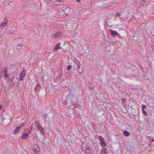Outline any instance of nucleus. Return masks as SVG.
<instances>
[{
  "mask_svg": "<svg viewBox=\"0 0 154 154\" xmlns=\"http://www.w3.org/2000/svg\"><path fill=\"white\" fill-rule=\"evenodd\" d=\"M110 34L113 37H115V36L116 35L118 37H119L120 36V35L119 33H118L116 31L111 30L110 31Z\"/></svg>",
  "mask_w": 154,
  "mask_h": 154,
  "instance_id": "nucleus-1",
  "label": "nucleus"
},
{
  "mask_svg": "<svg viewBox=\"0 0 154 154\" xmlns=\"http://www.w3.org/2000/svg\"><path fill=\"white\" fill-rule=\"evenodd\" d=\"M58 72L59 73L57 76V78L59 79L62 78L63 74V71L62 69H59Z\"/></svg>",
  "mask_w": 154,
  "mask_h": 154,
  "instance_id": "nucleus-2",
  "label": "nucleus"
},
{
  "mask_svg": "<svg viewBox=\"0 0 154 154\" xmlns=\"http://www.w3.org/2000/svg\"><path fill=\"white\" fill-rule=\"evenodd\" d=\"M29 134L26 132L23 133L21 135V138L23 139H26L29 137Z\"/></svg>",
  "mask_w": 154,
  "mask_h": 154,
  "instance_id": "nucleus-3",
  "label": "nucleus"
},
{
  "mask_svg": "<svg viewBox=\"0 0 154 154\" xmlns=\"http://www.w3.org/2000/svg\"><path fill=\"white\" fill-rule=\"evenodd\" d=\"M139 2L143 6H145L147 5V2L145 0H139Z\"/></svg>",
  "mask_w": 154,
  "mask_h": 154,
  "instance_id": "nucleus-4",
  "label": "nucleus"
},
{
  "mask_svg": "<svg viewBox=\"0 0 154 154\" xmlns=\"http://www.w3.org/2000/svg\"><path fill=\"white\" fill-rule=\"evenodd\" d=\"M40 85L38 84V83L37 84V85L36 86L34 89L35 91V92H39L40 91Z\"/></svg>",
  "mask_w": 154,
  "mask_h": 154,
  "instance_id": "nucleus-5",
  "label": "nucleus"
},
{
  "mask_svg": "<svg viewBox=\"0 0 154 154\" xmlns=\"http://www.w3.org/2000/svg\"><path fill=\"white\" fill-rule=\"evenodd\" d=\"M78 68L77 69V71L78 72L79 74H81L83 73V69L82 67H80V66H79L78 67Z\"/></svg>",
  "mask_w": 154,
  "mask_h": 154,
  "instance_id": "nucleus-6",
  "label": "nucleus"
},
{
  "mask_svg": "<svg viewBox=\"0 0 154 154\" xmlns=\"http://www.w3.org/2000/svg\"><path fill=\"white\" fill-rule=\"evenodd\" d=\"M62 32L61 31H58L54 34L55 37H58L61 35Z\"/></svg>",
  "mask_w": 154,
  "mask_h": 154,
  "instance_id": "nucleus-7",
  "label": "nucleus"
},
{
  "mask_svg": "<svg viewBox=\"0 0 154 154\" xmlns=\"http://www.w3.org/2000/svg\"><path fill=\"white\" fill-rule=\"evenodd\" d=\"M26 75V71L25 69H23L22 71L21 72L20 76L24 77Z\"/></svg>",
  "mask_w": 154,
  "mask_h": 154,
  "instance_id": "nucleus-8",
  "label": "nucleus"
},
{
  "mask_svg": "<svg viewBox=\"0 0 154 154\" xmlns=\"http://www.w3.org/2000/svg\"><path fill=\"white\" fill-rule=\"evenodd\" d=\"M4 73H5V75H4V77H6V78H8L9 75H8L7 73V72L5 70H3V71L2 72V75H3V74Z\"/></svg>",
  "mask_w": 154,
  "mask_h": 154,
  "instance_id": "nucleus-9",
  "label": "nucleus"
},
{
  "mask_svg": "<svg viewBox=\"0 0 154 154\" xmlns=\"http://www.w3.org/2000/svg\"><path fill=\"white\" fill-rule=\"evenodd\" d=\"M19 127H17L15 129L13 132L14 134H16L17 133V132H18V131H19L20 129Z\"/></svg>",
  "mask_w": 154,
  "mask_h": 154,
  "instance_id": "nucleus-10",
  "label": "nucleus"
},
{
  "mask_svg": "<svg viewBox=\"0 0 154 154\" xmlns=\"http://www.w3.org/2000/svg\"><path fill=\"white\" fill-rule=\"evenodd\" d=\"M38 129L40 130L41 134H43L45 133L44 129L42 127H41Z\"/></svg>",
  "mask_w": 154,
  "mask_h": 154,
  "instance_id": "nucleus-11",
  "label": "nucleus"
},
{
  "mask_svg": "<svg viewBox=\"0 0 154 154\" xmlns=\"http://www.w3.org/2000/svg\"><path fill=\"white\" fill-rule=\"evenodd\" d=\"M107 149L106 148H103L101 151V154H107L106 152Z\"/></svg>",
  "mask_w": 154,
  "mask_h": 154,
  "instance_id": "nucleus-12",
  "label": "nucleus"
},
{
  "mask_svg": "<svg viewBox=\"0 0 154 154\" xmlns=\"http://www.w3.org/2000/svg\"><path fill=\"white\" fill-rule=\"evenodd\" d=\"M123 134L126 137H128L130 135L129 132L126 130H125L123 131Z\"/></svg>",
  "mask_w": 154,
  "mask_h": 154,
  "instance_id": "nucleus-13",
  "label": "nucleus"
},
{
  "mask_svg": "<svg viewBox=\"0 0 154 154\" xmlns=\"http://www.w3.org/2000/svg\"><path fill=\"white\" fill-rule=\"evenodd\" d=\"M75 63L76 64L77 66H78V67L79 66H81V64L80 63L79 61L77 59H75Z\"/></svg>",
  "mask_w": 154,
  "mask_h": 154,
  "instance_id": "nucleus-14",
  "label": "nucleus"
},
{
  "mask_svg": "<svg viewBox=\"0 0 154 154\" xmlns=\"http://www.w3.org/2000/svg\"><path fill=\"white\" fill-rule=\"evenodd\" d=\"M7 24V23L3 22L1 24V28H3L5 27Z\"/></svg>",
  "mask_w": 154,
  "mask_h": 154,
  "instance_id": "nucleus-15",
  "label": "nucleus"
},
{
  "mask_svg": "<svg viewBox=\"0 0 154 154\" xmlns=\"http://www.w3.org/2000/svg\"><path fill=\"white\" fill-rule=\"evenodd\" d=\"M14 30H12L11 29H8L7 30L6 32L8 34H11L13 32Z\"/></svg>",
  "mask_w": 154,
  "mask_h": 154,
  "instance_id": "nucleus-16",
  "label": "nucleus"
},
{
  "mask_svg": "<svg viewBox=\"0 0 154 154\" xmlns=\"http://www.w3.org/2000/svg\"><path fill=\"white\" fill-rule=\"evenodd\" d=\"M60 43H59L58 44H57L56 46L55 47L54 49L55 50H57L58 49H60L61 48L59 47L60 46Z\"/></svg>",
  "mask_w": 154,
  "mask_h": 154,
  "instance_id": "nucleus-17",
  "label": "nucleus"
},
{
  "mask_svg": "<svg viewBox=\"0 0 154 154\" xmlns=\"http://www.w3.org/2000/svg\"><path fill=\"white\" fill-rule=\"evenodd\" d=\"M35 125L37 129L41 127H40V125L39 123L37 122H35Z\"/></svg>",
  "mask_w": 154,
  "mask_h": 154,
  "instance_id": "nucleus-18",
  "label": "nucleus"
},
{
  "mask_svg": "<svg viewBox=\"0 0 154 154\" xmlns=\"http://www.w3.org/2000/svg\"><path fill=\"white\" fill-rule=\"evenodd\" d=\"M99 140L100 143H102V142L104 141L103 138L101 136H100L99 137Z\"/></svg>",
  "mask_w": 154,
  "mask_h": 154,
  "instance_id": "nucleus-19",
  "label": "nucleus"
},
{
  "mask_svg": "<svg viewBox=\"0 0 154 154\" xmlns=\"http://www.w3.org/2000/svg\"><path fill=\"white\" fill-rule=\"evenodd\" d=\"M37 147V148H34L36 152H38L40 151V149L39 148V146H35V147Z\"/></svg>",
  "mask_w": 154,
  "mask_h": 154,
  "instance_id": "nucleus-20",
  "label": "nucleus"
},
{
  "mask_svg": "<svg viewBox=\"0 0 154 154\" xmlns=\"http://www.w3.org/2000/svg\"><path fill=\"white\" fill-rule=\"evenodd\" d=\"M142 112L143 114L145 116H146L148 115L147 113L144 109H142Z\"/></svg>",
  "mask_w": 154,
  "mask_h": 154,
  "instance_id": "nucleus-21",
  "label": "nucleus"
},
{
  "mask_svg": "<svg viewBox=\"0 0 154 154\" xmlns=\"http://www.w3.org/2000/svg\"><path fill=\"white\" fill-rule=\"evenodd\" d=\"M100 143L102 146L103 147H104L106 146V144L105 141L102 142Z\"/></svg>",
  "mask_w": 154,
  "mask_h": 154,
  "instance_id": "nucleus-22",
  "label": "nucleus"
},
{
  "mask_svg": "<svg viewBox=\"0 0 154 154\" xmlns=\"http://www.w3.org/2000/svg\"><path fill=\"white\" fill-rule=\"evenodd\" d=\"M72 66H71V65H69L68 66H67V70L68 71H69L71 69V68H72Z\"/></svg>",
  "mask_w": 154,
  "mask_h": 154,
  "instance_id": "nucleus-23",
  "label": "nucleus"
},
{
  "mask_svg": "<svg viewBox=\"0 0 154 154\" xmlns=\"http://www.w3.org/2000/svg\"><path fill=\"white\" fill-rule=\"evenodd\" d=\"M44 117L45 119L47 118L48 119H49L50 118L49 116H48V113L45 114V115L44 116Z\"/></svg>",
  "mask_w": 154,
  "mask_h": 154,
  "instance_id": "nucleus-24",
  "label": "nucleus"
},
{
  "mask_svg": "<svg viewBox=\"0 0 154 154\" xmlns=\"http://www.w3.org/2000/svg\"><path fill=\"white\" fill-rule=\"evenodd\" d=\"M88 150L89 151V152H88V153H90V154H91V151L92 150V149L90 147L88 149Z\"/></svg>",
  "mask_w": 154,
  "mask_h": 154,
  "instance_id": "nucleus-25",
  "label": "nucleus"
},
{
  "mask_svg": "<svg viewBox=\"0 0 154 154\" xmlns=\"http://www.w3.org/2000/svg\"><path fill=\"white\" fill-rule=\"evenodd\" d=\"M4 22H6L8 23V20L5 17L4 19Z\"/></svg>",
  "mask_w": 154,
  "mask_h": 154,
  "instance_id": "nucleus-26",
  "label": "nucleus"
},
{
  "mask_svg": "<svg viewBox=\"0 0 154 154\" xmlns=\"http://www.w3.org/2000/svg\"><path fill=\"white\" fill-rule=\"evenodd\" d=\"M146 106L145 105H142V109H144L146 108Z\"/></svg>",
  "mask_w": 154,
  "mask_h": 154,
  "instance_id": "nucleus-27",
  "label": "nucleus"
},
{
  "mask_svg": "<svg viewBox=\"0 0 154 154\" xmlns=\"http://www.w3.org/2000/svg\"><path fill=\"white\" fill-rule=\"evenodd\" d=\"M116 15L117 17H119L121 15L120 13H116Z\"/></svg>",
  "mask_w": 154,
  "mask_h": 154,
  "instance_id": "nucleus-28",
  "label": "nucleus"
},
{
  "mask_svg": "<svg viewBox=\"0 0 154 154\" xmlns=\"http://www.w3.org/2000/svg\"><path fill=\"white\" fill-rule=\"evenodd\" d=\"M23 77H24L20 76L19 80H20V81H23Z\"/></svg>",
  "mask_w": 154,
  "mask_h": 154,
  "instance_id": "nucleus-29",
  "label": "nucleus"
},
{
  "mask_svg": "<svg viewBox=\"0 0 154 154\" xmlns=\"http://www.w3.org/2000/svg\"><path fill=\"white\" fill-rule=\"evenodd\" d=\"M25 124L24 123H23L20 126H18V127H20L19 128L20 129V128L22 126H23Z\"/></svg>",
  "mask_w": 154,
  "mask_h": 154,
  "instance_id": "nucleus-30",
  "label": "nucleus"
},
{
  "mask_svg": "<svg viewBox=\"0 0 154 154\" xmlns=\"http://www.w3.org/2000/svg\"><path fill=\"white\" fill-rule=\"evenodd\" d=\"M18 45V47H21L23 46V44L21 43H19Z\"/></svg>",
  "mask_w": 154,
  "mask_h": 154,
  "instance_id": "nucleus-31",
  "label": "nucleus"
},
{
  "mask_svg": "<svg viewBox=\"0 0 154 154\" xmlns=\"http://www.w3.org/2000/svg\"><path fill=\"white\" fill-rule=\"evenodd\" d=\"M89 148L90 147L86 145V146L85 147V148L86 149V150H88Z\"/></svg>",
  "mask_w": 154,
  "mask_h": 154,
  "instance_id": "nucleus-32",
  "label": "nucleus"
},
{
  "mask_svg": "<svg viewBox=\"0 0 154 154\" xmlns=\"http://www.w3.org/2000/svg\"><path fill=\"white\" fill-rule=\"evenodd\" d=\"M67 104V101L66 100H65L64 102V105H66Z\"/></svg>",
  "mask_w": 154,
  "mask_h": 154,
  "instance_id": "nucleus-33",
  "label": "nucleus"
},
{
  "mask_svg": "<svg viewBox=\"0 0 154 154\" xmlns=\"http://www.w3.org/2000/svg\"><path fill=\"white\" fill-rule=\"evenodd\" d=\"M132 115H133V116H134V120H136V119L135 118V117H136V115L133 114Z\"/></svg>",
  "mask_w": 154,
  "mask_h": 154,
  "instance_id": "nucleus-34",
  "label": "nucleus"
},
{
  "mask_svg": "<svg viewBox=\"0 0 154 154\" xmlns=\"http://www.w3.org/2000/svg\"><path fill=\"white\" fill-rule=\"evenodd\" d=\"M111 70L113 74L115 73V72L113 70V69L112 68L111 69Z\"/></svg>",
  "mask_w": 154,
  "mask_h": 154,
  "instance_id": "nucleus-35",
  "label": "nucleus"
},
{
  "mask_svg": "<svg viewBox=\"0 0 154 154\" xmlns=\"http://www.w3.org/2000/svg\"><path fill=\"white\" fill-rule=\"evenodd\" d=\"M13 79H10V81H11V82H12V81H13Z\"/></svg>",
  "mask_w": 154,
  "mask_h": 154,
  "instance_id": "nucleus-36",
  "label": "nucleus"
},
{
  "mask_svg": "<svg viewBox=\"0 0 154 154\" xmlns=\"http://www.w3.org/2000/svg\"><path fill=\"white\" fill-rule=\"evenodd\" d=\"M46 92V94H47V90L45 89L44 90Z\"/></svg>",
  "mask_w": 154,
  "mask_h": 154,
  "instance_id": "nucleus-37",
  "label": "nucleus"
},
{
  "mask_svg": "<svg viewBox=\"0 0 154 154\" xmlns=\"http://www.w3.org/2000/svg\"><path fill=\"white\" fill-rule=\"evenodd\" d=\"M76 1L78 2H81V1L80 0H76Z\"/></svg>",
  "mask_w": 154,
  "mask_h": 154,
  "instance_id": "nucleus-38",
  "label": "nucleus"
},
{
  "mask_svg": "<svg viewBox=\"0 0 154 154\" xmlns=\"http://www.w3.org/2000/svg\"><path fill=\"white\" fill-rule=\"evenodd\" d=\"M73 105L74 106V107H75V108H76V107H77L76 106V105H75V104H73Z\"/></svg>",
  "mask_w": 154,
  "mask_h": 154,
  "instance_id": "nucleus-39",
  "label": "nucleus"
},
{
  "mask_svg": "<svg viewBox=\"0 0 154 154\" xmlns=\"http://www.w3.org/2000/svg\"><path fill=\"white\" fill-rule=\"evenodd\" d=\"M2 105L0 106V110L2 108Z\"/></svg>",
  "mask_w": 154,
  "mask_h": 154,
  "instance_id": "nucleus-40",
  "label": "nucleus"
},
{
  "mask_svg": "<svg viewBox=\"0 0 154 154\" xmlns=\"http://www.w3.org/2000/svg\"><path fill=\"white\" fill-rule=\"evenodd\" d=\"M85 53H86V52H85L84 53H83L81 54V55H82V56H83V55H84V54Z\"/></svg>",
  "mask_w": 154,
  "mask_h": 154,
  "instance_id": "nucleus-41",
  "label": "nucleus"
},
{
  "mask_svg": "<svg viewBox=\"0 0 154 154\" xmlns=\"http://www.w3.org/2000/svg\"><path fill=\"white\" fill-rule=\"evenodd\" d=\"M17 49H18V50H19V49H20V48H18V47H17Z\"/></svg>",
  "mask_w": 154,
  "mask_h": 154,
  "instance_id": "nucleus-42",
  "label": "nucleus"
},
{
  "mask_svg": "<svg viewBox=\"0 0 154 154\" xmlns=\"http://www.w3.org/2000/svg\"><path fill=\"white\" fill-rule=\"evenodd\" d=\"M153 141H154L153 140H152V142H153Z\"/></svg>",
  "mask_w": 154,
  "mask_h": 154,
  "instance_id": "nucleus-43",
  "label": "nucleus"
}]
</instances>
